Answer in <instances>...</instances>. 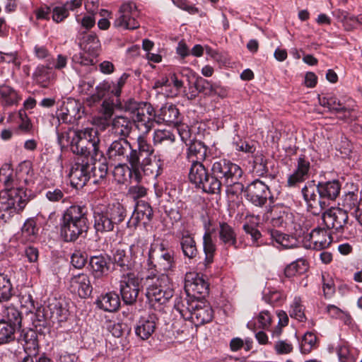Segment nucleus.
I'll return each instance as SVG.
<instances>
[{"mask_svg":"<svg viewBox=\"0 0 362 362\" xmlns=\"http://www.w3.org/2000/svg\"><path fill=\"white\" fill-rule=\"evenodd\" d=\"M51 318L57 322H64L69 317V310L62 306L60 303L49 305Z\"/></svg>","mask_w":362,"mask_h":362,"instance_id":"nucleus-54","label":"nucleus"},{"mask_svg":"<svg viewBox=\"0 0 362 362\" xmlns=\"http://www.w3.org/2000/svg\"><path fill=\"white\" fill-rule=\"evenodd\" d=\"M70 287L73 291L77 292L81 298L89 296L93 291V286L89 276L84 273L74 275L69 280Z\"/></svg>","mask_w":362,"mask_h":362,"instance_id":"nucleus-32","label":"nucleus"},{"mask_svg":"<svg viewBox=\"0 0 362 362\" xmlns=\"http://www.w3.org/2000/svg\"><path fill=\"white\" fill-rule=\"evenodd\" d=\"M16 339L22 345L27 356L35 354L38 348L37 334L33 329L23 330Z\"/></svg>","mask_w":362,"mask_h":362,"instance_id":"nucleus-39","label":"nucleus"},{"mask_svg":"<svg viewBox=\"0 0 362 362\" xmlns=\"http://www.w3.org/2000/svg\"><path fill=\"white\" fill-rule=\"evenodd\" d=\"M39 228L33 218L27 219L21 228L20 240L22 243L34 242L38 237Z\"/></svg>","mask_w":362,"mask_h":362,"instance_id":"nucleus-45","label":"nucleus"},{"mask_svg":"<svg viewBox=\"0 0 362 362\" xmlns=\"http://www.w3.org/2000/svg\"><path fill=\"white\" fill-rule=\"evenodd\" d=\"M157 322L154 315L141 317L134 327L136 335L142 340L149 339L156 331Z\"/></svg>","mask_w":362,"mask_h":362,"instance_id":"nucleus-30","label":"nucleus"},{"mask_svg":"<svg viewBox=\"0 0 362 362\" xmlns=\"http://www.w3.org/2000/svg\"><path fill=\"white\" fill-rule=\"evenodd\" d=\"M89 228L88 209L74 204L67 208L60 219V235L65 242H74L85 236Z\"/></svg>","mask_w":362,"mask_h":362,"instance_id":"nucleus-3","label":"nucleus"},{"mask_svg":"<svg viewBox=\"0 0 362 362\" xmlns=\"http://www.w3.org/2000/svg\"><path fill=\"white\" fill-rule=\"evenodd\" d=\"M339 362H356V358L352 350L345 344H339L336 348Z\"/></svg>","mask_w":362,"mask_h":362,"instance_id":"nucleus-57","label":"nucleus"},{"mask_svg":"<svg viewBox=\"0 0 362 362\" xmlns=\"http://www.w3.org/2000/svg\"><path fill=\"white\" fill-rule=\"evenodd\" d=\"M180 245L183 255L185 257L189 259H194L197 256L199 252L197 247L196 242L191 235L183 234L180 238Z\"/></svg>","mask_w":362,"mask_h":362,"instance_id":"nucleus-47","label":"nucleus"},{"mask_svg":"<svg viewBox=\"0 0 362 362\" xmlns=\"http://www.w3.org/2000/svg\"><path fill=\"white\" fill-rule=\"evenodd\" d=\"M144 267L154 276L159 271L164 272L173 271L175 268L174 251L165 248L163 243L151 244Z\"/></svg>","mask_w":362,"mask_h":362,"instance_id":"nucleus-8","label":"nucleus"},{"mask_svg":"<svg viewBox=\"0 0 362 362\" xmlns=\"http://www.w3.org/2000/svg\"><path fill=\"white\" fill-rule=\"evenodd\" d=\"M52 69L62 70L68 64V57L64 54H59L56 59L50 58L46 61Z\"/></svg>","mask_w":362,"mask_h":362,"instance_id":"nucleus-62","label":"nucleus"},{"mask_svg":"<svg viewBox=\"0 0 362 362\" xmlns=\"http://www.w3.org/2000/svg\"><path fill=\"white\" fill-rule=\"evenodd\" d=\"M88 161V174L90 175V180L92 179V182L95 185L101 184L105 181L107 175L108 166L105 158H93L86 157Z\"/></svg>","mask_w":362,"mask_h":362,"instance_id":"nucleus-25","label":"nucleus"},{"mask_svg":"<svg viewBox=\"0 0 362 362\" xmlns=\"http://www.w3.org/2000/svg\"><path fill=\"white\" fill-rule=\"evenodd\" d=\"M124 109L129 113L133 124L142 134L140 136L145 137L144 134H148L156 122L152 105L148 103L129 99L124 103Z\"/></svg>","mask_w":362,"mask_h":362,"instance_id":"nucleus-7","label":"nucleus"},{"mask_svg":"<svg viewBox=\"0 0 362 362\" xmlns=\"http://www.w3.org/2000/svg\"><path fill=\"white\" fill-rule=\"evenodd\" d=\"M141 182H134L128 189V195L134 200L144 197L147 194V189Z\"/></svg>","mask_w":362,"mask_h":362,"instance_id":"nucleus-60","label":"nucleus"},{"mask_svg":"<svg viewBox=\"0 0 362 362\" xmlns=\"http://www.w3.org/2000/svg\"><path fill=\"white\" fill-rule=\"evenodd\" d=\"M272 316L269 311L263 310L259 313V315L257 318H255L253 321L248 322L247 324V327L252 329L253 327L258 324V327L262 329H267L271 323Z\"/></svg>","mask_w":362,"mask_h":362,"instance_id":"nucleus-53","label":"nucleus"},{"mask_svg":"<svg viewBox=\"0 0 362 362\" xmlns=\"http://www.w3.org/2000/svg\"><path fill=\"white\" fill-rule=\"evenodd\" d=\"M77 139V145L74 147L75 154L81 157H103V153L100 150V139L97 129L87 127L79 130Z\"/></svg>","mask_w":362,"mask_h":362,"instance_id":"nucleus-11","label":"nucleus"},{"mask_svg":"<svg viewBox=\"0 0 362 362\" xmlns=\"http://www.w3.org/2000/svg\"><path fill=\"white\" fill-rule=\"evenodd\" d=\"M0 183L4 186V192L14 202L16 209L23 211L28 201L26 193L27 180L23 178L21 171L14 170L8 163H4L0 168Z\"/></svg>","mask_w":362,"mask_h":362,"instance_id":"nucleus-4","label":"nucleus"},{"mask_svg":"<svg viewBox=\"0 0 362 362\" xmlns=\"http://www.w3.org/2000/svg\"><path fill=\"white\" fill-rule=\"evenodd\" d=\"M192 317L190 321L195 326L202 325L211 321L213 310L208 305L197 300V306L194 309Z\"/></svg>","mask_w":362,"mask_h":362,"instance_id":"nucleus-38","label":"nucleus"},{"mask_svg":"<svg viewBox=\"0 0 362 362\" xmlns=\"http://www.w3.org/2000/svg\"><path fill=\"white\" fill-rule=\"evenodd\" d=\"M141 288V280L133 273L123 276L119 284L122 298L125 304L132 305L136 301Z\"/></svg>","mask_w":362,"mask_h":362,"instance_id":"nucleus-18","label":"nucleus"},{"mask_svg":"<svg viewBox=\"0 0 362 362\" xmlns=\"http://www.w3.org/2000/svg\"><path fill=\"white\" fill-rule=\"evenodd\" d=\"M311 174V165L308 158L300 155L296 160L295 168L288 175L286 186L289 188L298 187L310 177Z\"/></svg>","mask_w":362,"mask_h":362,"instance_id":"nucleus-20","label":"nucleus"},{"mask_svg":"<svg viewBox=\"0 0 362 362\" xmlns=\"http://www.w3.org/2000/svg\"><path fill=\"white\" fill-rule=\"evenodd\" d=\"M263 219L273 227L286 228L292 221V214L283 206H274L264 215Z\"/></svg>","mask_w":362,"mask_h":362,"instance_id":"nucleus-24","label":"nucleus"},{"mask_svg":"<svg viewBox=\"0 0 362 362\" xmlns=\"http://www.w3.org/2000/svg\"><path fill=\"white\" fill-rule=\"evenodd\" d=\"M214 194H220L221 187L226 188L227 194H236L243 192L244 185L240 182L243 170L236 163L227 159L215 161L211 166Z\"/></svg>","mask_w":362,"mask_h":362,"instance_id":"nucleus-2","label":"nucleus"},{"mask_svg":"<svg viewBox=\"0 0 362 362\" xmlns=\"http://www.w3.org/2000/svg\"><path fill=\"white\" fill-rule=\"evenodd\" d=\"M93 227L97 233L113 231L126 218V209L119 202L93 207Z\"/></svg>","mask_w":362,"mask_h":362,"instance_id":"nucleus-5","label":"nucleus"},{"mask_svg":"<svg viewBox=\"0 0 362 362\" xmlns=\"http://www.w3.org/2000/svg\"><path fill=\"white\" fill-rule=\"evenodd\" d=\"M316 341L317 337L313 332H306L300 344V352L303 354L310 353L315 346Z\"/></svg>","mask_w":362,"mask_h":362,"instance_id":"nucleus-55","label":"nucleus"},{"mask_svg":"<svg viewBox=\"0 0 362 362\" xmlns=\"http://www.w3.org/2000/svg\"><path fill=\"white\" fill-rule=\"evenodd\" d=\"M341 184L339 180L319 182L317 184V192L320 195V206L321 209H325L339 195Z\"/></svg>","mask_w":362,"mask_h":362,"instance_id":"nucleus-22","label":"nucleus"},{"mask_svg":"<svg viewBox=\"0 0 362 362\" xmlns=\"http://www.w3.org/2000/svg\"><path fill=\"white\" fill-rule=\"evenodd\" d=\"M87 262L86 253L76 251L71 257V263L76 269H82Z\"/></svg>","mask_w":362,"mask_h":362,"instance_id":"nucleus-64","label":"nucleus"},{"mask_svg":"<svg viewBox=\"0 0 362 362\" xmlns=\"http://www.w3.org/2000/svg\"><path fill=\"white\" fill-rule=\"evenodd\" d=\"M119 12V16L114 22L115 28L134 30L139 27V23L136 20L139 12L135 2L129 1L123 3Z\"/></svg>","mask_w":362,"mask_h":362,"instance_id":"nucleus-16","label":"nucleus"},{"mask_svg":"<svg viewBox=\"0 0 362 362\" xmlns=\"http://www.w3.org/2000/svg\"><path fill=\"white\" fill-rule=\"evenodd\" d=\"M326 227L317 226L310 233V247L320 250L327 247L331 242L330 233Z\"/></svg>","mask_w":362,"mask_h":362,"instance_id":"nucleus-33","label":"nucleus"},{"mask_svg":"<svg viewBox=\"0 0 362 362\" xmlns=\"http://www.w3.org/2000/svg\"><path fill=\"white\" fill-rule=\"evenodd\" d=\"M203 250L205 254L203 264L205 268H208L214 262L216 250V245L209 230H206L203 235Z\"/></svg>","mask_w":362,"mask_h":362,"instance_id":"nucleus-42","label":"nucleus"},{"mask_svg":"<svg viewBox=\"0 0 362 362\" xmlns=\"http://www.w3.org/2000/svg\"><path fill=\"white\" fill-rule=\"evenodd\" d=\"M324 210L325 211L322 214L323 224L327 229H332L333 233H338L349 220L346 210L339 207H331Z\"/></svg>","mask_w":362,"mask_h":362,"instance_id":"nucleus-21","label":"nucleus"},{"mask_svg":"<svg viewBox=\"0 0 362 362\" xmlns=\"http://www.w3.org/2000/svg\"><path fill=\"white\" fill-rule=\"evenodd\" d=\"M139 151L138 138L136 146H132L127 139L119 138L110 144L107 148L106 156L109 162L112 164L124 162L132 164L137 162Z\"/></svg>","mask_w":362,"mask_h":362,"instance_id":"nucleus-10","label":"nucleus"},{"mask_svg":"<svg viewBox=\"0 0 362 362\" xmlns=\"http://www.w3.org/2000/svg\"><path fill=\"white\" fill-rule=\"evenodd\" d=\"M153 217V209L151 206L144 201L138 202L132 216L127 222L129 226L136 227L140 223L146 226L151 221Z\"/></svg>","mask_w":362,"mask_h":362,"instance_id":"nucleus-28","label":"nucleus"},{"mask_svg":"<svg viewBox=\"0 0 362 362\" xmlns=\"http://www.w3.org/2000/svg\"><path fill=\"white\" fill-rule=\"evenodd\" d=\"M189 179L196 187L202 189L206 193L214 194L213 184L211 185L212 173H209L202 163H199L198 162L191 164Z\"/></svg>","mask_w":362,"mask_h":362,"instance_id":"nucleus-17","label":"nucleus"},{"mask_svg":"<svg viewBox=\"0 0 362 362\" xmlns=\"http://www.w3.org/2000/svg\"><path fill=\"white\" fill-rule=\"evenodd\" d=\"M306 269V260L303 258H298L286 267L284 274L287 277H293L298 274L303 273Z\"/></svg>","mask_w":362,"mask_h":362,"instance_id":"nucleus-52","label":"nucleus"},{"mask_svg":"<svg viewBox=\"0 0 362 362\" xmlns=\"http://www.w3.org/2000/svg\"><path fill=\"white\" fill-rule=\"evenodd\" d=\"M57 143L61 148L69 147L71 151L75 153V147L77 145V139L79 130H76L69 126L55 124Z\"/></svg>","mask_w":362,"mask_h":362,"instance_id":"nucleus-26","label":"nucleus"},{"mask_svg":"<svg viewBox=\"0 0 362 362\" xmlns=\"http://www.w3.org/2000/svg\"><path fill=\"white\" fill-rule=\"evenodd\" d=\"M343 206L349 209L358 223L362 226V196L357 192H349L344 194L342 201Z\"/></svg>","mask_w":362,"mask_h":362,"instance_id":"nucleus-29","label":"nucleus"},{"mask_svg":"<svg viewBox=\"0 0 362 362\" xmlns=\"http://www.w3.org/2000/svg\"><path fill=\"white\" fill-rule=\"evenodd\" d=\"M301 194L308 207L312 208L317 204L320 206V195L317 192V184L315 180L307 182L301 189Z\"/></svg>","mask_w":362,"mask_h":362,"instance_id":"nucleus-43","label":"nucleus"},{"mask_svg":"<svg viewBox=\"0 0 362 362\" xmlns=\"http://www.w3.org/2000/svg\"><path fill=\"white\" fill-rule=\"evenodd\" d=\"M176 131L180 135L181 141L185 143L186 146L196 141L188 125L179 123L176 126Z\"/></svg>","mask_w":362,"mask_h":362,"instance_id":"nucleus-58","label":"nucleus"},{"mask_svg":"<svg viewBox=\"0 0 362 362\" xmlns=\"http://www.w3.org/2000/svg\"><path fill=\"white\" fill-rule=\"evenodd\" d=\"M148 286L146 296L151 303H158L164 304L173 296V289L170 285V279L167 274H161L159 276L150 273L146 277Z\"/></svg>","mask_w":362,"mask_h":362,"instance_id":"nucleus-9","label":"nucleus"},{"mask_svg":"<svg viewBox=\"0 0 362 362\" xmlns=\"http://www.w3.org/2000/svg\"><path fill=\"white\" fill-rule=\"evenodd\" d=\"M45 197L52 202H66L68 197L59 188H50L45 192Z\"/></svg>","mask_w":362,"mask_h":362,"instance_id":"nucleus-61","label":"nucleus"},{"mask_svg":"<svg viewBox=\"0 0 362 362\" xmlns=\"http://www.w3.org/2000/svg\"><path fill=\"white\" fill-rule=\"evenodd\" d=\"M80 47L92 57H96L101 45L98 36L95 33H84L79 38Z\"/></svg>","mask_w":362,"mask_h":362,"instance_id":"nucleus-40","label":"nucleus"},{"mask_svg":"<svg viewBox=\"0 0 362 362\" xmlns=\"http://www.w3.org/2000/svg\"><path fill=\"white\" fill-rule=\"evenodd\" d=\"M187 146V158L192 164L204 160L207 149L202 142L196 140Z\"/></svg>","mask_w":362,"mask_h":362,"instance_id":"nucleus-41","label":"nucleus"},{"mask_svg":"<svg viewBox=\"0 0 362 362\" xmlns=\"http://www.w3.org/2000/svg\"><path fill=\"white\" fill-rule=\"evenodd\" d=\"M97 89L98 90L99 94H100V90H106L116 98L115 100L117 103H119V98L121 95L122 89L119 88L114 81L101 83L100 86H97ZM101 95L103 96L105 93H101Z\"/></svg>","mask_w":362,"mask_h":362,"instance_id":"nucleus-59","label":"nucleus"},{"mask_svg":"<svg viewBox=\"0 0 362 362\" xmlns=\"http://www.w3.org/2000/svg\"><path fill=\"white\" fill-rule=\"evenodd\" d=\"M87 165L86 157L78 156L75 163L72 165L69 173V177L71 185L74 188H82L90 180L88 174L89 167Z\"/></svg>","mask_w":362,"mask_h":362,"instance_id":"nucleus-23","label":"nucleus"},{"mask_svg":"<svg viewBox=\"0 0 362 362\" xmlns=\"http://www.w3.org/2000/svg\"><path fill=\"white\" fill-rule=\"evenodd\" d=\"M197 300L188 296L186 298H176L174 304L173 313L179 314L184 320H190L192 317V313L196 308Z\"/></svg>","mask_w":362,"mask_h":362,"instance_id":"nucleus-34","label":"nucleus"},{"mask_svg":"<svg viewBox=\"0 0 362 362\" xmlns=\"http://www.w3.org/2000/svg\"><path fill=\"white\" fill-rule=\"evenodd\" d=\"M217 234L218 243L223 247L226 249L229 247L238 248L237 234L233 228L228 223H219Z\"/></svg>","mask_w":362,"mask_h":362,"instance_id":"nucleus-31","label":"nucleus"},{"mask_svg":"<svg viewBox=\"0 0 362 362\" xmlns=\"http://www.w3.org/2000/svg\"><path fill=\"white\" fill-rule=\"evenodd\" d=\"M245 196L250 202L256 206H263L268 199L273 202L269 187L264 182L256 179L247 185L243 191Z\"/></svg>","mask_w":362,"mask_h":362,"instance_id":"nucleus-15","label":"nucleus"},{"mask_svg":"<svg viewBox=\"0 0 362 362\" xmlns=\"http://www.w3.org/2000/svg\"><path fill=\"white\" fill-rule=\"evenodd\" d=\"M14 291L9 272L0 267V345L13 342L16 339V333L22 325V316L20 311L14 306H7Z\"/></svg>","mask_w":362,"mask_h":362,"instance_id":"nucleus-1","label":"nucleus"},{"mask_svg":"<svg viewBox=\"0 0 362 362\" xmlns=\"http://www.w3.org/2000/svg\"><path fill=\"white\" fill-rule=\"evenodd\" d=\"M81 105L76 100L68 98L64 101L56 111V117H53L54 124H71L81 119L83 112Z\"/></svg>","mask_w":362,"mask_h":362,"instance_id":"nucleus-14","label":"nucleus"},{"mask_svg":"<svg viewBox=\"0 0 362 362\" xmlns=\"http://www.w3.org/2000/svg\"><path fill=\"white\" fill-rule=\"evenodd\" d=\"M175 136L170 129H156L153 132V141L155 146L160 144H172Z\"/></svg>","mask_w":362,"mask_h":362,"instance_id":"nucleus-50","label":"nucleus"},{"mask_svg":"<svg viewBox=\"0 0 362 362\" xmlns=\"http://www.w3.org/2000/svg\"><path fill=\"white\" fill-rule=\"evenodd\" d=\"M318 100L320 105L327 107L329 111L341 112L345 110L338 98L332 95L319 96Z\"/></svg>","mask_w":362,"mask_h":362,"instance_id":"nucleus-49","label":"nucleus"},{"mask_svg":"<svg viewBox=\"0 0 362 362\" xmlns=\"http://www.w3.org/2000/svg\"><path fill=\"white\" fill-rule=\"evenodd\" d=\"M289 315L299 322L306 320L305 315V306L302 304L301 298L296 296L290 305Z\"/></svg>","mask_w":362,"mask_h":362,"instance_id":"nucleus-51","label":"nucleus"},{"mask_svg":"<svg viewBox=\"0 0 362 362\" xmlns=\"http://www.w3.org/2000/svg\"><path fill=\"white\" fill-rule=\"evenodd\" d=\"M119 104V103H117L114 100L111 101L105 100L103 102L100 111L105 119H108L112 117L115 107Z\"/></svg>","mask_w":362,"mask_h":362,"instance_id":"nucleus-63","label":"nucleus"},{"mask_svg":"<svg viewBox=\"0 0 362 362\" xmlns=\"http://www.w3.org/2000/svg\"><path fill=\"white\" fill-rule=\"evenodd\" d=\"M0 99L3 106H11L18 101L16 91L9 86H0Z\"/></svg>","mask_w":362,"mask_h":362,"instance_id":"nucleus-48","label":"nucleus"},{"mask_svg":"<svg viewBox=\"0 0 362 362\" xmlns=\"http://www.w3.org/2000/svg\"><path fill=\"white\" fill-rule=\"evenodd\" d=\"M138 142L140 150L139 154H138V160L132 165L138 170L140 182H142L143 176L157 178L163 173V161L160 158L156 161H152L151 156L153 153L154 149L146 137L138 136Z\"/></svg>","mask_w":362,"mask_h":362,"instance_id":"nucleus-6","label":"nucleus"},{"mask_svg":"<svg viewBox=\"0 0 362 362\" xmlns=\"http://www.w3.org/2000/svg\"><path fill=\"white\" fill-rule=\"evenodd\" d=\"M193 75L192 69L187 67H178L170 74V80L177 90L183 88L185 81L189 83Z\"/></svg>","mask_w":362,"mask_h":362,"instance_id":"nucleus-46","label":"nucleus"},{"mask_svg":"<svg viewBox=\"0 0 362 362\" xmlns=\"http://www.w3.org/2000/svg\"><path fill=\"white\" fill-rule=\"evenodd\" d=\"M209 286L203 276L197 273L187 274L185 282L187 296L199 300L208 295Z\"/></svg>","mask_w":362,"mask_h":362,"instance_id":"nucleus-19","label":"nucleus"},{"mask_svg":"<svg viewBox=\"0 0 362 362\" xmlns=\"http://www.w3.org/2000/svg\"><path fill=\"white\" fill-rule=\"evenodd\" d=\"M145 245V241L138 238L135 240L134 244L129 247V255L124 250L117 249L113 253L112 263L119 267L122 272L131 270L134 267L139 257L144 256V247Z\"/></svg>","mask_w":362,"mask_h":362,"instance_id":"nucleus-13","label":"nucleus"},{"mask_svg":"<svg viewBox=\"0 0 362 362\" xmlns=\"http://www.w3.org/2000/svg\"><path fill=\"white\" fill-rule=\"evenodd\" d=\"M33 77L37 84L47 88L54 79L55 72L47 62L46 65H38L33 72Z\"/></svg>","mask_w":362,"mask_h":362,"instance_id":"nucleus-37","label":"nucleus"},{"mask_svg":"<svg viewBox=\"0 0 362 362\" xmlns=\"http://www.w3.org/2000/svg\"><path fill=\"white\" fill-rule=\"evenodd\" d=\"M93 57L86 56L82 52L74 54L71 57L72 68L77 71L78 66H90L93 64Z\"/></svg>","mask_w":362,"mask_h":362,"instance_id":"nucleus-56","label":"nucleus"},{"mask_svg":"<svg viewBox=\"0 0 362 362\" xmlns=\"http://www.w3.org/2000/svg\"><path fill=\"white\" fill-rule=\"evenodd\" d=\"M132 120L127 117H115L111 124V132L116 136L127 139L130 134L133 127Z\"/></svg>","mask_w":362,"mask_h":362,"instance_id":"nucleus-36","label":"nucleus"},{"mask_svg":"<svg viewBox=\"0 0 362 362\" xmlns=\"http://www.w3.org/2000/svg\"><path fill=\"white\" fill-rule=\"evenodd\" d=\"M158 121L162 120L168 124L177 126L180 120V112L174 105H165L163 106L157 115Z\"/></svg>","mask_w":362,"mask_h":362,"instance_id":"nucleus-44","label":"nucleus"},{"mask_svg":"<svg viewBox=\"0 0 362 362\" xmlns=\"http://www.w3.org/2000/svg\"><path fill=\"white\" fill-rule=\"evenodd\" d=\"M115 165L113 175L118 183L124 184L129 182L133 184L134 182H140V175L138 170L129 164L127 162L114 164Z\"/></svg>","mask_w":362,"mask_h":362,"instance_id":"nucleus-27","label":"nucleus"},{"mask_svg":"<svg viewBox=\"0 0 362 362\" xmlns=\"http://www.w3.org/2000/svg\"><path fill=\"white\" fill-rule=\"evenodd\" d=\"M95 303L100 309L105 312L112 313L119 309L120 298L117 293L110 291L98 296Z\"/></svg>","mask_w":362,"mask_h":362,"instance_id":"nucleus-35","label":"nucleus"},{"mask_svg":"<svg viewBox=\"0 0 362 362\" xmlns=\"http://www.w3.org/2000/svg\"><path fill=\"white\" fill-rule=\"evenodd\" d=\"M112 259L107 254L90 256L89 267L93 277V285L98 289H105L107 285V276L111 271Z\"/></svg>","mask_w":362,"mask_h":362,"instance_id":"nucleus-12","label":"nucleus"}]
</instances>
